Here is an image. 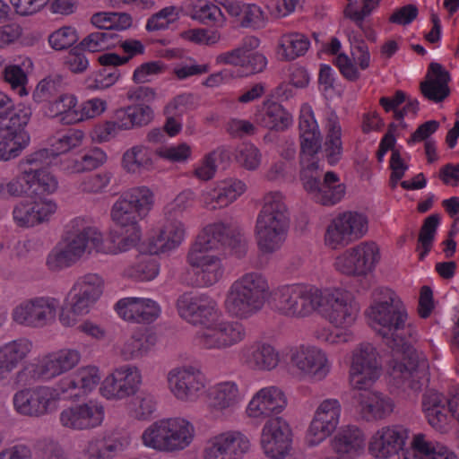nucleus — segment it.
Instances as JSON below:
<instances>
[{"label": "nucleus", "mask_w": 459, "mask_h": 459, "mask_svg": "<svg viewBox=\"0 0 459 459\" xmlns=\"http://www.w3.org/2000/svg\"><path fill=\"white\" fill-rule=\"evenodd\" d=\"M268 291L267 280L261 273H245L230 286L225 307L231 316L247 319L263 308Z\"/></svg>", "instance_id": "5"}, {"label": "nucleus", "mask_w": 459, "mask_h": 459, "mask_svg": "<svg viewBox=\"0 0 459 459\" xmlns=\"http://www.w3.org/2000/svg\"><path fill=\"white\" fill-rule=\"evenodd\" d=\"M80 359L81 353L77 350H60L32 365V377L40 380H51L73 369Z\"/></svg>", "instance_id": "25"}, {"label": "nucleus", "mask_w": 459, "mask_h": 459, "mask_svg": "<svg viewBox=\"0 0 459 459\" xmlns=\"http://www.w3.org/2000/svg\"><path fill=\"white\" fill-rule=\"evenodd\" d=\"M64 243L62 248L50 254L48 257L47 264L52 270L70 266L85 252L106 251L101 233L82 218H75L67 224Z\"/></svg>", "instance_id": "3"}, {"label": "nucleus", "mask_w": 459, "mask_h": 459, "mask_svg": "<svg viewBox=\"0 0 459 459\" xmlns=\"http://www.w3.org/2000/svg\"><path fill=\"white\" fill-rule=\"evenodd\" d=\"M379 260L377 246L374 242H363L339 255L334 265L343 274L365 276L375 269Z\"/></svg>", "instance_id": "13"}, {"label": "nucleus", "mask_w": 459, "mask_h": 459, "mask_svg": "<svg viewBox=\"0 0 459 459\" xmlns=\"http://www.w3.org/2000/svg\"><path fill=\"white\" fill-rule=\"evenodd\" d=\"M84 134L82 130L75 128H69L62 133L58 138L53 143V149L50 152V158L53 160L54 156L59 153H65L71 149L77 147L81 144Z\"/></svg>", "instance_id": "55"}, {"label": "nucleus", "mask_w": 459, "mask_h": 459, "mask_svg": "<svg viewBox=\"0 0 459 459\" xmlns=\"http://www.w3.org/2000/svg\"><path fill=\"white\" fill-rule=\"evenodd\" d=\"M100 381V372L97 367L88 366L77 370L74 377L67 379L66 387L63 392L76 388L82 389L84 393L91 392Z\"/></svg>", "instance_id": "48"}, {"label": "nucleus", "mask_w": 459, "mask_h": 459, "mask_svg": "<svg viewBox=\"0 0 459 459\" xmlns=\"http://www.w3.org/2000/svg\"><path fill=\"white\" fill-rule=\"evenodd\" d=\"M320 293L321 290L313 286L283 285L274 291V307L286 316L304 317L318 308Z\"/></svg>", "instance_id": "8"}, {"label": "nucleus", "mask_w": 459, "mask_h": 459, "mask_svg": "<svg viewBox=\"0 0 459 459\" xmlns=\"http://www.w3.org/2000/svg\"><path fill=\"white\" fill-rule=\"evenodd\" d=\"M65 82L63 76L59 74L50 75L38 83L32 98L37 103L48 102L49 104L54 98H56L65 91Z\"/></svg>", "instance_id": "46"}, {"label": "nucleus", "mask_w": 459, "mask_h": 459, "mask_svg": "<svg viewBox=\"0 0 459 459\" xmlns=\"http://www.w3.org/2000/svg\"><path fill=\"white\" fill-rule=\"evenodd\" d=\"M374 296V304L367 315L372 327L393 352L390 376L394 384L403 391L418 392L423 385L428 362L425 356L411 345V329L406 325L407 314L390 289H377Z\"/></svg>", "instance_id": "1"}, {"label": "nucleus", "mask_w": 459, "mask_h": 459, "mask_svg": "<svg viewBox=\"0 0 459 459\" xmlns=\"http://www.w3.org/2000/svg\"><path fill=\"white\" fill-rule=\"evenodd\" d=\"M123 451V443L118 439L103 441L91 446L89 459H111Z\"/></svg>", "instance_id": "62"}, {"label": "nucleus", "mask_w": 459, "mask_h": 459, "mask_svg": "<svg viewBox=\"0 0 459 459\" xmlns=\"http://www.w3.org/2000/svg\"><path fill=\"white\" fill-rule=\"evenodd\" d=\"M21 174L7 182V192L10 196H21L25 194H31V180L34 176L30 174L25 161L21 162Z\"/></svg>", "instance_id": "60"}, {"label": "nucleus", "mask_w": 459, "mask_h": 459, "mask_svg": "<svg viewBox=\"0 0 459 459\" xmlns=\"http://www.w3.org/2000/svg\"><path fill=\"white\" fill-rule=\"evenodd\" d=\"M290 426L281 417L268 420L261 436V446L264 454L272 459L283 458L290 448Z\"/></svg>", "instance_id": "21"}, {"label": "nucleus", "mask_w": 459, "mask_h": 459, "mask_svg": "<svg viewBox=\"0 0 459 459\" xmlns=\"http://www.w3.org/2000/svg\"><path fill=\"white\" fill-rule=\"evenodd\" d=\"M247 336L245 325L238 321H214L197 333L199 345L204 349L225 350L242 341Z\"/></svg>", "instance_id": "14"}, {"label": "nucleus", "mask_w": 459, "mask_h": 459, "mask_svg": "<svg viewBox=\"0 0 459 459\" xmlns=\"http://www.w3.org/2000/svg\"><path fill=\"white\" fill-rule=\"evenodd\" d=\"M98 60L102 68L87 80L88 88L92 90H104L115 84L120 76L117 66L127 63L129 57H121L116 53H106L100 56Z\"/></svg>", "instance_id": "32"}, {"label": "nucleus", "mask_w": 459, "mask_h": 459, "mask_svg": "<svg viewBox=\"0 0 459 459\" xmlns=\"http://www.w3.org/2000/svg\"><path fill=\"white\" fill-rule=\"evenodd\" d=\"M249 448V440L240 432L221 433L210 439L204 459H241Z\"/></svg>", "instance_id": "24"}, {"label": "nucleus", "mask_w": 459, "mask_h": 459, "mask_svg": "<svg viewBox=\"0 0 459 459\" xmlns=\"http://www.w3.org/2000/svg\"><path fill=\"white\" fill-rule=\"evenodd\" d=\"M349 4L345 8V16L350 18L355 24L363 29L364 19L370 15L381 0H348Z\"/></svg>", "instance_id": "52"}, {"label": "nucleus", "mask_w": 459, "mask_h": 459, "mask_svg": "<svg viewBox=\"0 0 459 459\" xmlns=\"http://www.w3.org/2000/svg\"><path fill=\"white\" fill-rule=\"evenodd\" d=\"M78 39L75 29L65 26L50 34L48 37V42L54 49L64 50L76 43Z\"/></svg>", "instance_id": "61"}, {"label": "nucleus", "mask_w": 459, "mask_h": 459, "mask_svg": "<svg viewBox=\"0 0 459 459\" xmlns=\"http://www.w3.org/2000/svg\"><path fill=\"white\" fill-rule=\"evenodd\" d=\"M211 406L216 410L234 408L240 401L241 396L238 385L231 381L219 383L209 391Z\"/></svg>", "instance_id": "43"}, {"label": "nucleus", "mask_w": 459, "mask_h": 459, "mask_svg": "<svg viewBox=\"0 0 459 459\" xmlns=\"http://www.w3.org/2000/svg\"><path fill=\"white\" fill-rule=\"evenodd\" d=\"M56 211L50 202L21 203L13 209V215L20 226L33 227L47 221Z\"/></svg>", "instance_id": "35"}, {"label": "nucleus", "mask_w": 459, "mask_h": 459, "mask_svg": "<svg viewBox=\"0 0 459 459\" xmlns=\"http://www.w3.org/2000/svg\"><path fill=\"white\" fill-rule=\"evenodd\" d=\"M115 308L125 320L150 324L160 314L157 303L149 299L125 298L117 302Z\"/></svg>", "instance_id": "28"}, {"label": "nucleus", "mask_w": 459, "mask_h": 459, "mask_svg": "<svg viewBox=\"0 0 459 459\" xmlns=\"http://www.w3.org/2000/svg\"><path fill=\"white\" fill-rule=\"evenodd\" d=\"M414 448L412 458L404 455V459H457L454 453L448 452L445 448L437 451L432 443L425 440L423 435H418L414 437Z\"/></svg>", "instance_id": "49"}, {"label": "nucleus", "mask_w": 459, "mask_h": 459, "mask_svg": "<svg viewBox=\"0 0 459 459\" xmlns=\"http://www.w3.org/2000/svg\"><path fill=\"white\" fill-rule=\"evenodd\" d=\"M58 394L48 386H37L17 392L13 405L18 412L27 416L41 417L56 411Z\"/></svg>", "instance_id": "16"}, {"label": "nucleus", "mask_w": 459, "mask_h": 459, "mask_svg": "<svg viewBox=\"0 0 459 459\" xmlns=\"http://www.w3.org/2000/svg\"><path fill=\"white\" fill-rule=\"evenodd\" d=\"M299 139H300V165L316 161V155L321 149L322 137L314 117V114L309 108L301 109L299 122Z\"/></svg>", "instance_id": "26"}, {"label": "nucleus", "mask_w": 459, "mask_h": 459, "mask_svg": "<svg viewBox=\"0 0 459 459\" xmlns=\"http://www.w3.org/2000/svg\"><path fill=\"white\" fill-rule=\"evenodd\" d=\"M220 248H229L238 258L247 254V239L237 224L214 222L207 225L197 236L187 255L188 264L195 268V279H191L188 284L208 287L220 281L223 274L221 262L212 254Z\"/></svg>", "instance_id": "2"}, {"label": "nucleus", "mask_w": 459, "mask_h": 459, "mask_svg": "<svg viewBox=\"0 0 459 459\" xmlns=\"http://www.w3.org/2000/svg\"><path fill=\"white\" fill-rule=\"evenodd\" d=\"M256 122L270 130L284 131L292 123L291 115L277 101L267 100L255 114Z\"/></svg>", "instance_id": "36"}, {"label": "nucleus", "mask_w": 459, "mask_h": 459, "mask_svg": "<svg viewBox=\"0 0 459 459\" xmlns=\"http://www.w3.org/2000/svg\"><path fill=\"white\" fill-rule=\"evenodd\" d=\"M219 316L217 303L207 295H200V299L195 307L193 325H202L205 327L211 326Z\"/></svg>", "instance_id": "50"}, {"label": "nucleus", "mask_w": 459, "mask_h": 459, "mask_svg": "<svg viewBox=\"0 0 459 459\" xmlns=\"http://www.w3.org/2000/svg\"><path fill=\"white\" fill-rule=\"evenodd\" d=\"M153 195L146 186L134 187L115 202L111 209L113 221L121 228L139 227L138 222L151 211Z\"/></svg>", "instance_id": "9"}, {"label": "nucleus", "mask_w": 459, "mask_h": 459, "mask_svg": "<svg viewBox=\"0 0 459 459\" xmlns=\"http://www.w3.org/2000/svg\"><path fill=\"white\" fill-rule=\"evenodd\" d=\"M179 19V12L176 6H167L152 14L146 22L148 31L163 30Z\"/></svg>", "instance_id": "56"}, {"label": "nucleus", "mask_w": 459, "mask_h": 459, "mask_svg": "<svg viewBox=\"0 0 459 459\" xmlns=\"http://www.w3.org/2000/svg\"><path fill=\"white\" fill-rule=\"evenodd\" d=\"M335 429L331 428L329 421L315 416L308 429L307 442L310 446H316L330 436Z\"/></svg>", "instance_id": "63"}, {"label": "nucleus", "mask_w": 459, "mask_h": 459, "mask_svg": "<svg viewBox=\"0 0 459 459\" xmlns=\"http://www.w3.org/2000/svg\"><path fill=\"white\" fill-rule=\"evenodd\" d=\"M237 161L244 168L254 170L261 162L260 151L253 144H243L236 153Z\"/></svg>", "instance_id": "64"}, {"label": "nucleus", "mask_w": 459, "mask_h": 459, "mask_svg": "<svg viewBox=\"0 0 459 459\" xmlns=\"http://www.w3.org/2000/svg\"><path fill=\"white\" fill-rule=\"evenodd\" d=\"M171 392L180 400H193L197 396L204 385L202 373L192 367L174 368L168 376Z\"/></svg>", "instance_id": "27"}, {"label": "nucleus", "mask_w": 459, "mask_h": 459, "mask_svg": "<svg viewBox=\"0 0 459 459\" xmlns=\"http://www.w3.org/2000/svg\"><path fill=\"white\" fill-rule=\"evenodd\" d=\"M306 192L317 204L332 206L344 196L346 187L340 182L339 176L333 171L324 173L319 161L308 162L299 173Z\"/></svg>", "instance_id": "7"}, {"label": "nucleus", "mask_w": 459, "mask_h": 459, "mask_svg": "<svg viewBox=\"0 0 459 459\" xmlns=\"http://www.w3.org/2000/svg\"><path fill=\"white\" fill-rule=\"evenodd\" d=\"M290 364L303 376L316 381L324 379L329 372L325 354L316 347L300 346L291 350Z\"/></svg>", "instance_id": "22"}, {"label": "nucleus", "mask_w": 459, "mask_h": 459, "mask_svg": "<svg viewBox=\"0 0 459 459\" xmlns=\"http://www.w3.org/2000/svg\"><path fill=\"white\" fill-rule=\"evenodd\" d=\"M114 113L117 126L123 131L146 126L154 117L153 109L148 105H128Z\"/></svg>", "instance_id": "34"}, {"label": "nucleus", "mask_w": 459, "mask_h": 459, "mask_svg": "<svg viewBox=\"0 0 459 459\" xmlns=\"http://www.w3.org/2000/svg\"><path fill=\"white\" fill-rule=\"evenodd\" d=\"M130 277L137 281H151L159 273V265L155 258L144 256L128 270Z\"/></svg>", "instance_id": "59"}, {"label": "nucleus", "mask_w": 459, "mask_h": 459, "mask_svg": "<svg viewBox=\"0 0 459 459\" xmlns=\"http://www.w3.org/2000/svg\"><path fill=\"white\" fill-rule=\"evenodd\" d=\"M421 404L429 424L437 431L447 432L453 418L459 421V394L447 399L442 394L429 390L423 394ZM457 446L459 448V434Z\"/></svg>", "instance_id": "11"}, {"label": "nucleus", "mask_w": 459, "mask_h": 459, "mask_svg": "<svg viewBox=\"0 0 459 459\" xmlns=\"http://www.w3.org/2000/svg\"><path fill=\"white\" fill-rule=\"evenodd\" d=\"M247 362L259 369H272L279 362V355L275 349L264 342H255L244 350Z\"/></svg>", "instance_id": "42"}, {"label": "nucleus", "mask_w": 459, "mask_h": 459, "mask_svg": "<svg viewBox=\"0 0 459 459\" xmlns=\"http://www.w3.org/2000/svg\"><path fill=\"white\" fill-rule=\"evenodd\" d=\"M4 81L11 86L12 90L16 91L19 96L28 95L26 85L28 76L24 70L18 65H10L4 67L3 71Z\"/></svg>", "instance_id": "58"}, {"label": "nucleus", "mask_w": 459, "mask_h": 459, "mask_svg": "<svg viewBox=\"0 0 459 459\" xmlns=\"http://www.w3.org/2000/svg\"><path fill=\"white\" fill-rule=\"evenodd\" d=\"M31 117L29 107L18 105L0 118V137L20 142L22 144H29L30 135L25 131V126Z\"/></svg>", "instance_id": "31"}, {"label": "nucleus", "mask_w": 459, "mask_h": 459, "mask_svg": "<svg viewBox=\"0 0 459 459\" xmlns=\"http://www.w3.org/2000/svg\"><path fill=\"white\" fill-rule=\"evenodd\" d=\"M104 416L105 409L103 404L97 400L91 399L64 409L59 415V420L62 426L65 428L84 430L100 426Z\"/></svg>", "instance_id": "18"}, {"label": "nucleus", "mask_w": 459, "mask_h": 459, "mask_svg": "<svg viewBox=\"0 0 459 459\" xmlns=\"http://www.w3.org/2000/svg\"><path fill=\"white\" fill-rule=\"evenodd\" d=\"M246 190V185L238 179L229 178L218 184V186L209 193L211 209L222 208L234 202Z\"/></svg>", "instance_id": "41"}, {"label": "nucleus", "mask_w": 459, "mask_h": 459, "mask_svg": "<svg viewBox=\"0 0 459 459\" xmlns=\"http://www.w3.org/2000/svg\"><path fill=\"white\" fill-rule=\"evenodd\" d=\"M155 333H140L131 336L123 345L121 354L125 359H134L146 355L156 344Z\"/></svg>", "instance_id": "44"}, {"label": "nucleus", "mask_w": 459, "mask_h": 459, "mask_svg": "<svg viewBox=\"0 0 459 459\" xmlns=\"http://www.w3.org/2000/svg\"><path fill=\"white\" fill-rule=\"evenodd\" d=\"M75 293L85 296L96 302L102 293V280L97 274H87L80 278L74 285Z\"/></svg>", "instance_id": "57"}, {"label": "nucleus", "mask_w": 459, "mask_h": 459, "mask_svg": "<svg viewBox=\"0 0 459 459\" xmlns=\"http://www.w3.org/2000/svg\"><path fill=\"white\" fill-rule=\"evenodd\" d=\"M76 105L75 96L63 91L48 104L45 113L52 117H60V121L64 124H73L82 121V116H79Z\"/></svg>", "instance_id": "40"}, {"label": "nucleus", "mask_w": 459, "mask_h": 459, "mask_svg": "<svg viewBox=\"0 0 459 459\" xmlns=\"http://www.w3.org/2000/svg\"><path fill=\"white\" fill-rule=\"evenodd\" d=\"M31 348V342L25 338L14 340L0 347V376L15 368Z\"/></svg>", "instance_id": "39"}, {"label": "nucleus", "mask_w": 459, "mask_h": 459, "mask_svg": "<svg viewBox=\"0 0 459 459\" xmlns=\"http://www.w3.org/2000/svg\"><path fill=\"white\" fill-rule=\"evenodd\" d=\"M365 438L361 430L354 426L341 429L332 440L333 451L340 456L351 458L364 447Z\"/></svg>", "instance_id": "38"}, {"label": "nucleus", "mask_w": 459, "mask_h": 459, "mask_svg": "<svg viewBox=\"0 0 459 459\" xmlns=\"http://www.w3.org/2000/svg\"><path fill=\"white\" fill-rule=\"evenodd\" d=\"M381 366L378 353L370 343H362L353 351L350 371L351 384L354 388L365 389L379 377Z\"/></svg>", "instance_id": "17"}, {"label": "nucleus", "mask_w": 459, "mask_h": 459, "mask_svg": "<svg viewBox=\"0 0 459 459\" xmlns=\"http://www.w3.org/2000/svg\"><path fill=\"white\" fill-rule=\"evenodd\" d=\"M450 81L449 72L440 64L432 62L429 64L426 80L420 84V92L429 101L442 102L450 95Z\"/></svg>", "instance_id": "30"}, {"label": "nucleus", "mask_w": 459, "mask_h": 459, "mask_svg": "<svg viewBox=\"0 0 459 459\" xmlns=\"http://www.w3.org/2000/svg\"><path fill=\"white\" fill-rule=\"evenodd\" d=\"M122 165L129 173L148 170L152 166V152L144 146L135 145L124 153Z\"/></svg>", "instance_id": "45"}, {"label": "nucleus", "mask_w": 459, "mask_h": 459, "mask_svg": "<svg viewBox=\"0 0 459 459\" xmlns=\"http://www.w3.org/2000/svg\"><path fill=\"white\" fill-rule=\"evenodd\" d=\"M367 230L368 219L365 215L356 212H343L327 227L325 243L335 249L363 237Z\"/></svg>", "instance_id": "15"}, {"label": "nucleus", "mask_w": 459, "mask_h": 459, "mask_svg": "<svg viewBox=\"0 0 459 459\" xmlns=\"http://www.w3.org/2000/svg\"><path fill=\"white\" fill-rule=\"evenodd\" d=\"M439 224L440 216L437 213H433L424 220L418 238L422 248L419 254L420 260H423L431 250Z\"/></svg>", "instance_id": "51"}, {"label": "nucleus", "mask_w": 459, "mask_h": 459, "mask_svg": "<svg viewBox=\"0 0 459 459\" xmlns=\"http://www.w3.org/2000/svg\"><path fill=\"white\" fill-rule=\"evenodd\" d=\"M190 194L181 193L166 207V224L156 237L149 241L148 252L151 255L169 252L178 247L184 239L185 228L177 218L188 205Z\"/></svg>", "instance_id": "10"}, {"label": "nucleus", "mask_w": 459, "mask_h": 459, "mask_svg": "<svg viewBox=\"0 0 459 459\" xmlns=\"http://www.w3.org/2000/svg\"><path fill=\"white\" fill-rule=\"evenodd\" d=\"M130 233L126 236H122V233L112 231L110 233L109 241L113 244L112 247H106L104 253L126 252L132 247H135L141 238L140 228H129L126 232Z\"/></svg>", "instance_id": "54"}, {"label": "nucleus", "mask_w": 459, "mask_h": 459, "mask_svg": "<svg viewBox=\"0 0 459 459\" xmlns=\"http://www.w3.org/2000/svg\"><path fill=\"white\" fill-rule=\"evenodd\" d=\"M141 381L142 377L137 368L123 366L103 380L100 391L108 400H122L134 394Z\"/></svg>", "instance_id": "20"}, {"label": "nucleus", "mask_w": 459, "mask_h": 459, "mask_svg": "<svg viewBox=\"0 0 459 459\" xmlns=\"http://www.w3.org/2000/svg\"><path fill=\"white\" fill-rule=\"evenodd\" d=\"M281 193L266 194L257 216L255 236L258 247L264 253L277 250L285 239L290 224V213Z\"/></svg>", "instance_id": "4"}, {"label": "nucleus", "mask_w": 459, "mask_h": 459, "mask_svg": "<svg viewBox=\"0 0 459 459\" xmlns=\"http://www.w3.org/2000/svg\"><path fill=\"white\" fill-rule=\"evenodd\" d=\"M107 155L100 148L95 147L89 150L80 159L72 160L69 169L74 173H80L85 170L95 169L104 164Z\"/></svg>", "instance_id": "53"}, {"label": "nucleus", "mask_w": 459, "mask_h": 459, "mask_svg": "<svg viewBox=\"0 0 459 459\" xmlns=\"http://www.w3.org/2000/svg\"><path fill=\"white\" fill-rule=\"evenodd\" d=\"M56 307L55 299L38 297L17 306L13 312V318L20 325L42 327L54 320Z\"/></svg>", "instance_id": "19"}, {"label": "nucleus", "mask_w": 459, "mask_h": 459, "mask_svg": "<svg viewBox=\"0 0 459 459\" xmlns=\"http://www.w3.org/2000/svg\"><path fill=\"white\" fill-rule=\"evenodd\" d=\"M194 427L182 418L162 419L152 423L142 434L143 444L159 452L173 453L187 447Z\"/></svg>", "instance_id": "6"}, {"label": "nucleus", "mask_w": 459, "mask_h": 459, "mask_svg": "<svg viewBox=\"0 0 459 459\" xmlns=\"http://www.w3.org/2000/svg\"><path fill=\"white\" fill-rule=\"evenodd\" d=\"M327 133L324 143H321V152L330 165L337 164L342 157V128L338 117L332 111L327 117Z\"/></svg>", "instance_id": "37"}, {"label": "nucleus", "mask_w": 459, "mask_h": 459, "mask_svg": "<svg viewBox=\"0 0 459 459\" xmlns=\"http://www.w3.org/2000/svg\"><path fill=\"white\" fill-rule=\"evenodd\" d=\"M52 163L48 149H41L29 155L25 160L31 180V194L35 195H49L57 188L56 178L48 171V168Z\"/></svg>", "instance_id": "23"}, {"label": "nucleus", "mask_w": 459, "mask_h": 459, "mask_svg": "<svg viewBox=\"0 0 459 459\" xmlns=\"http://www.w3.org/2000/svg\"><path fill=\"white\" fill-rule=\"evenodd\" d=\"M358 390L354 397L359 403L362 417L368 421L383 419L393 411L394 403L391 398L368 391V388Z\"/></svg>", "instance_id": "33"}, {"label": "nucleus", "mask_w": 459, "mask_h": 459, "mask_svg": "<svg viewBox=\"0 0 459 459\" xmlns=\"http://www.w3.org/2000/svg\"><path fill=\"white\" fill-rule=\"evenodd\" d=\"M318 310L324 317L336 327H347L356 320L359 311L358 303L339 290H321Z\"/></svg>", "instance_id": "12"}, {"label": "nucleus", "mask_w": 459, "mask_h": 459, "mask_svg": "<svg viewBox=\"0 0 459 459\" xmlns=\"http://www.w3.org/2000/svg\"><path fill=\"white\" fill-rule=\"evenodd\" d=\"M284 394L275 386L261 389L249 402L247 412L250 417H271L280 413L286 406Z\"/></svg>", "instance_id": "29"}, {"label": "nucleus", "mask_w": 459, "mask_h": 459, "mask_svg": "<svg viewBox=\"0 0 459 459\" xmlns=\"http://www.w3.org/2000/svg\"><path fill=\"white\" fill-rule=\"evenodd\" d=\"M310 42L301 33H290L283 35L280 40V48L282 50L281 56L285 60H294L303 56L308 49Z\"/></svg>", "instance_id": "47"}]
</instances>
